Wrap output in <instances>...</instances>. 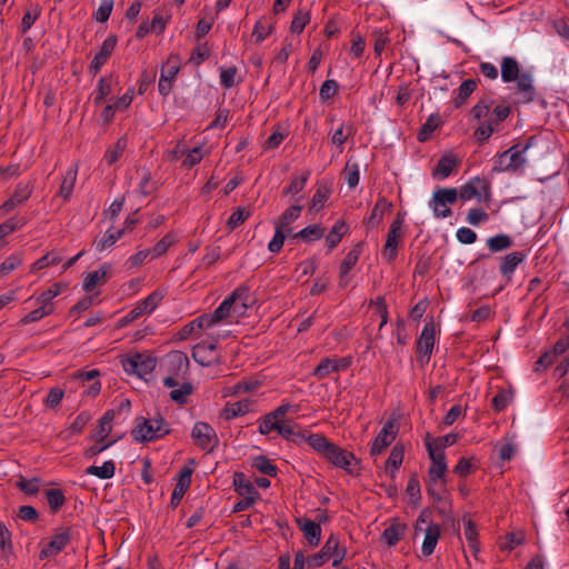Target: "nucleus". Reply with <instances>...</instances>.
<instances>
[{
	"mask_svg": "<svg viewBox=\"0 0 569 569\" xmlns=\"http://www.w3.org/2000/svg\"><path fill=\"white\" fill-rule=\"evenodd\" d=\"M116 465L112 460L104 461L102 466H90L87 468L86 473L96 476L100 479H110L114 476Z\"/></svg>",
	"mask_w": 569,
	"mask_h": 569,
	"instance_id": "obj_33",
	"label": "nucleus"
},
{
	"mask_svg": "<svg viewBox=\"0 0 569 569\" xmlns=\"http://www.w3.org/2000/svg\"><path fill=\"white\" fill-rule=\"evenodd\" d=\"M121 363L126 372L137 375L140 378L151 373L156 368V359L144 353L127 357Z\"/></svg>",
	"mask_w": 569,
	"mask_h": 569,
	"instance_id": "obj_6",
	"label": "nucleus"
},
{
	"mask_svg": "<svg viewBox=\"0 0 569 569\" xmlns=\"http://www.w3.org/2000/svg\"><path fill=\"white\" fill-rule=\"evenodd\" d=\"M309 178V172L306 171L301 177H293L291 179V182L289 186H287L283 190H282V194L283 196H287V194H297L299 193L300 191L303 190L306 183H307V180Z\"/></svg>",
	"mask_w": 569,
	"mask_h": 569,
	"instance_id": "obj_50",
	"label": "nucleus"
},
{
	"mask_svg": "<svg viewBox=\"0 0 569 569\" xmlns=\"http://www.w3.org/2000/svg\"><path fill=\"white\" fill-rule=\"evenodd\" d=\"M325 458L336 467L342 468L347 471H350V466L352 462L357 461L356 457L351 452L336 446L335 443L331 445V448H329Z\"/></svg>",
	"mask_w": 569,
	"mask_h": 569,
	"instance_id": "obj_15",
	"label": "nucleus"
},
{
	"mask_svg": "<svg viewBox=\"0 0 569 569\" xmlns=\"http://www.w3.org/2000/svg\"><path fill=\"white\" fill-rule=\"evenodd\" d=\"M361 253V244L358 243L352 250H350L340 266L339 286L345 288L349 283L348 273L357 263Z\"/></svg>",
	"mask_w": 569,
	"mask_h": 569,
	"instance_id": "obj_20",
	"label": "nucleus"
},
{
	"mask_svg": "<svg viewBox=\"0 0 569 569\" xmlns=\"http://www.w3.org/2000/svg\"><path fill=\"white\" fill-rule=\"evenodd\" d=\"M198 447L211 452L218 445V437L214 429L206 422H197L191 432Z\"/></svg>",
	"mask_w": 569,
	"mask_h": 569,
	"instance_id": "obj_9",
	"label": "nucleus"
},
{
	"mask_svg": "<svg viewBox=\"0 0 569 569\" xmlns=\"http://www.w3.org/2000/svg\"><path fill=\"white\" fill-rule=\"evenodd\" d=\"M458 199V190L455 188H441L433 192L429 202L436 218H448L452 211L449 206L456 203Z\"/></svg>",
	"mask_w": 569,
	"mask_h": 569,
	"instance_id": "obj_4",
	"label": "nucleus"
},
{
	"mask_svg": "<svg viewBox=\"0 0 569 569\" xmlns=\"http://www.w3.org/2000/svg\"><path fill=\"white\" fill-rule=\"evenodd\" d=\"M236 290H242V292L240 297L234 299V303L232 305L234 319L244 316L248 308L253 302L249 295V289L246 286H240Z\"/></svg>",
	"mask_w": 569,
	"mask_h": 569,
	"instance_id": "obj_28",
	"label": "nucleus"
},
{
	"mask_svg": "<svg viewBox=\"0 0 569 569\" xmlns=\"http://www.w3.org/2000/svg\"><path fill=\"white\" fill-rule=\"evenodd\" d=\"M427 450L431 459V467L429 468V482L438 485L439 480H445V473L447 471V463L445 452L441 448L433 447V442L429 439L426 441Z\"/></svg>",
	"mask_w": 569,
	"mask_h": 569,
	"instance_id": "obj_8",
	"label": "nucleus"
},
{
	"mask_svg": "<svg viewBox=\"0 0 569 569\" xmlns=\"http://www.w3.org/2000/svg\"><path fill=\"white\" fill-rule=\"evenodd\" d=\"M488 191L489 182L485 179L476 177L460 188L458 191V197H460L462 200H470L472 198H480L482 192L488 193Z\"/></svg>",
	"mask_w": 569,
	"mask_h": 569,
	"instance_id": "obj_17",
	"label": "nucleus"
},
{
	"mask_svg": "<svg viewBox=\"0 0 569 569\" xmlns=\"http://www.w3.org/2000/svg\"><path fill=\"white\" fill-rule=\"evenodd\" d=\"M457 166V160L451 156H442L437 164L435 170V174L440 176L441 178H447Z\"/></svg>",
	"mask_w": 569,
	"mask_h": 569,
	"instance_id": "obj_45",
	"label": "nucleus"
},
{
	"mask_svg": "<svg viewBox=\"0 0 569 569\" xmlns=\"http://www.w3.org/2000/svg\"><path fill=\"white\" fill-rule=\"evenodd\" d=\"M0 551L2 557H8L12 552L11 532L3 522H0Z\"/></svg>",
	"mask_w": 569,
	"mask_h": 569,
	"instance_id": "obj_51",
	"label": "nucleus"
},
{
	"mask_svg": "<svg viewBox=\"0 0 569 569\" xmlns=\"http://www.w3.org/2000/svg\"><path fill=\"white\" fill-rule=\"evenodd\" d=\"M511 113V108L508 106H497L491 112V116L488 120L489 123H491L495 128L496 126L506 120Z\"/></svg>",
	"mask_w": 569,
	"mask_h": 569,
	"instance_id": "obj_62",
	"label": "nucleus"
},
{
	"mask_svg": "<svg viewBox=\"0 0 569 569\" xmlns=\"http://www.w3.org/2000/svg\"><path fill=\"white\" fill-rule=\"evenodd\" d=\"M291 232H288L282 227H279L278 224H276L274 236L268 244L269 251L272 253L279 252L283 246V241H284L286 237Z\"/></svg>",
	"mask_w": 569,
	"mask_h": 569,
	"instance_id": "obj_53",
	"label": "nucleus"
},
{
	"mask_svg": "<svg viewBox=\"0 0 569 569\" xmlns=\"http://www.w3.org/2000/svg\"><path fill=\"white\" fill-rule=\"evenodd\" d=\"M217 341L200 342L192 349L193 360L202 367H209L219 362V355L216 350Z\"/></svg>",
	"mask_w": 569,
	"mask_h": 569,
	"instance_id": "obj_11",
	"label": "nucleus"
},
{
	"mask_svg": "<svg viewBox=\"0 0 569 569\" xmlns=\"http://www.w3.org/2000/svg\"><path fill=\"white\" fill-rule=\"evenodd\" d=\"M278 433L287 440L299 442L305 439V433L297 431L295 427L280 423Z\"/></svg>",
	"mask_w": 569,
	"mask_h": 569,
	"instance_id": "obj_60",
	"label": "nucleus"
},
{
	"mask_svg": "<svg viewBox=\"0 0 569 569\" xmlns=\"http://www.w3.org/2000/svg\"><path fill=\"white\" fill-rule=\"evenodd\" d=\"M111 78L102 77L98 82V88L93 98L96 106L102 103V101L111 93Z\"/></svg>",
	"mask_w": 569,
	"mask_h": 569,
	"instance_id": "obj_46",
	"label": "nucleus"
},
{
	"mask_svg": "<svg viewBox=\"0 0 569 569\" xmlns=\"http://www.w3.org/2000/svg\"><path fill=\"white\" fill-rule=\"evenodd\" d=\"M332 372H338L335 359L323 358L320 363L315 368L313 376L318 379L327 378Z\"/></svg>",
	"mask_w": 569,
	"mask_h": 569,
	"instance_id": "obj_47",
	"label": "nucleus"
},
{
	"mask_svg": "<svg viewBox=\"0 0 569 569\" xmlns=\"http://www.w3.org/2000/svg\"><path fill=\"white\" fill-rule=\"evenodd\" d=\"M250 406L251 403L249 400H241L233 403H227L224 408V417L227 419H232L238 416H242L250 410Z\"/></svg>",
	"mask_w": 569,
	"mask_h": 569,
	"instance_id": "obj_42",
	"label": "nucleus"
},
{
	"mask_svg": "<svg viewBox=\"0 0 569 569\" xmlns=\"http://www.w3.org/2000/svg\"><path fill=\"white\" fill-rule=\"evenodd\" d=\"M392 207V203L389 202L385 197H380L375 204L371 214L366 220V224L369 229H373L379 226L382 221L385 212L389 211Z\"/></svg>",
	"mask_w": 569,
	"mask_h": 569,
	"instance_id": "obj_24",
	"label": "nucleus"
},
{
	"mask_svg": "<svg viewBox=\"0 0 569 569\" xmlns=\"http://www.w3.org/2000/svg\"><path fill=\"white\" fill-rule=\"evenodd\" d=\"M191 473L192 470L190 468H183L180 471L178 482L173 489V492L171 495V505L178 506L188 490L190 483H191Z\"/></svg>",
	"mask_w": 569,
	"mask_h": 569,
	"instance_id": "obj_23",
	"label": "nucleus"
},
{
	"mask_svg": "<svg viewBox=\"0 0 569 569\" xmlns=\"http://www.w3.org/2000/svg\"><path fill=\"white\" fill-rule=\"evenodd\" d=\"M303 440L323 457L332 445V442H330L325 436L318 433L309 435L308 437L305 436Z\"/></svg>",
	"mask_w": 569,
	"mask_h": 569,
	"instance_id": "obj_35",
	"label": "nucleus"
},
{
	"mask_svg": "<svg viewBox=\"0 0 569 569\" xmlns=\"http://www.w3.org/2000/svg\"><path fill=\"white\" fill-rule=\"evenodd\" d=\"M501 79L503 82L517 83V94L519 98L516 102L529 103L535 100L536 90L533 87L532 76L528 71H520L518 61L512 57H505L501 61Z\"/></svg>",
	"mask_w": 569,
	"mask_h": 569,
	"instance_id": "obj_2",
	"label": "nucleus"
},
{
	"mask_svg": "<svg viewBox=\"0 0 569 569\" xmlns=\"http://www.w3.org/2000/svg\"><path fill=\"white\" fill-rule=\"evenodd\" d=\"M114 412L112 410L107 411L99 420V426L92 433L91 438L94 441L103 442L112 430L111 421L113 420Z\"/></svg>",
	"mask_w": 569,
	"mask_h": 569,
	"instance_id": "obj_26",
	"label": "nucleus"
},
{
	"mask_svg": "<svg viewBox=\"0 0 569 569\" xmlns=\"http://www.w3.org/2000/svg\"><path fill=\"white\" fill-rule=\"evenodd\" d=\"M242 290H234L228 298H226L220 306L213 311L214 318L220 321L224 319H234L232 305L234 303V299L240 297Z\"/></svg>",
	"mask_w": 569,
	"mask_h": 569,
	"instance_id": "obj_29",
	"label": "nucleus"
},
{
	"mask_svg": "<svg viewBox=\"0 0 569 569\" xmlns=\"http://www.w3.org/2000/svg\"><path fill=\"white\" fill-rule=\"evenodd\" d=\"M32 192V188L29 183H19L13 192V194L1 206V210L4 213L10 212L17 206L22 204L27 201Z\"/></svg>",
	"mask_w": 569,
	"mask_h": 569,
	"instance_id": "obj_19",
	"label": "nucleus"
},
{
	"mask_svg": "<svg viewBox=\"0 0 569 569\" xmlns=\"http://www.w3.org/2000/svg\"><path fill=\"white\" fill-rule=\"evenodd\" d=\"M439 537L440 527L438 525H431L427 528L421 548L425 556H430L435 551Z\"/></svg>",
	"mask_w": 569,
	"mask_h": 569,
	"instance_id": "obj_30",
	"label": "nucleus"
},
{
	"mask_svg": "<svg viewBox=\"0 0 569 569\" xmlns=\"http://www.w3.org/2000/svg\"><path fill=\"white\" fill-rule=\"evenodd\" d=\"M302 210V206L300 204H293L291 206L290 208H288L280 217L279 221H278V226L279 227H282L284 230H287L288 232H291L292 229L290 227V224L296 220L298 219V217L300 216V212Z\"/></svg>",
	"mask_w": 569,
	"mask_h": 569,
	"instance_id": "obj_34",
	"label": "nucleus"
},
{
	"mask_svg": "<svg viewBox=\"0 0 569 569\" xmlns=\"http://www.w3.org/2000/svg\"><path fill=\"white\" fill-rule=\"evenodd\" d=\"M46 496L52 511H57L64 503V496L59 489H49Z\"/></svg>",
	"mask_w": 569,
	"mask_h": 569,
	"instance_id": "obj_63",
	"label": "nucleus"
},
{
	"mask_svg": "<svg viewBox=\"0 0 569 569\" xmlns=\"http://www.w3.org/2000/svg\"><path fill=\"white\" fill-rule=\"evenodd\" d=\"M272 23H269L266 18H261L254 24L252 38L256 42H261L272 32Z\"/></svg>",
	"mask_w": 569,
	"mask_h": 569,
	"instance_id": "obj_44",
	"label": "nucleus"
},
{
	"mask_svg": "<svg viewBox=\"0 0 569 569\" xmlns=\"http://www.w3.org/2000/svg\"><path fill=\"white\" fill-rule=\"evenodd\" d=\"M403 460L402 448L395 446L386 461V471L390 473V477H395L396 470L401 466Z\"/></svg>",
	"mask_w": 569,
	"mask_h": 569,
	"instance_id": "obj_38",
	"label": "nucleus"
},
{
	"mask_svg": "<svg viewBox=\"0 0 569 569\" xmlns=\"http://www.w3.org/2000/svg\"><path fill=\"white\" fill-rule=\"evenodd\" d=\"M441 124V119L438 114L429 116L428 120L418 132V140L425 142L429 139L431 133Z\"/></svg>",
	"mask_w": 569,
	"mask_h": 569,
	"instance_id": "obj_40",
	"label": "nucleus"
},
{
	"mask_svg": "<svg viewBox=\"0 0 569 569\" xmlns=\"http://www.w3.org/2000/svg\"><path fill=\"white\" fill-rule=\"evenodd\" d=\"M126 147H127V140L124 138L118 139V141L116 142L113 148L109 149L106 152L104 158H106L107 163L108 164L114 163L120 158V156L124 151Z\"/></svg>",
	"mask_w": 569,
	"mask_h": 569,
	"instance_id": "obj_56",
	"label": "nucleus"
},
{
	"mask_svg": "<svg viewBox=\"0 0 569 569\" xmlns=\"http://www.w3.org/2000/svg\"><path fill=\"white\" fill-rule=\"evenodd\" d=\"M169 375L163 378V386L172 389L170 399L178 405H184L188 397L193 392V386L190 382H179L180 373L186 375L189 367V359L182 351H173L167 357Z\"/></svg>",
	"mask_w": 569,
	"mask_h": 569,
	"instance_id": "obj_1",
	"label": "nucleus"
},
{
	"mask_svg": "<svg viewBox=\"0 0 569 569\" xmlns=\"http://www.w3.org/2000/svg\"><path fill=\"white\" fill-rule=\"evenodd\" d=\"M137 425L132 431L136 440L146 442L160 438L169 432L162 418L143 419L138 418Z\"/></svg>",
	"mask_w": 569,
	"mask_h": 569,
	"instance_id": "obj_3",
	"label": "nucleus"
},
{
	"mask_svg": "<svg viewBox=\"0 0 569 569\" xmlns=\"http://www.w3.org/2000/svg\"><path fill=\"white\" fill-rule=\"evenodd\" d=\"M355 131L351 126H346L345 123H341L340 127L333 132L331 141L333 144L342 147L347 139Z\"/></svg>",
	"mask_w": 569,
	"mask_h": 569,
	"instance_id": "obj_55",
	"label": "nucleus"
},
{
	"mask_svg": "<svg viewBox=\"0 0 569 569\" xmlns=\"http://www.w3.org/2000/svg\"><path fill=\"white\" fill-rule=\"evenodd\" d=\"M402 227L403 217L401 213H398L397 218L390 224L382 250V257L389 262L393 261L398 254L397 248L403 234Z\"/></svg>",
	"mask_w": 569,
	"mask_h": 569,
	"instance_id": "obj_7",
	"label": "nucleus"
},
{
	"mask_svg": "<svg viewBox=\"0 0 569 569\" xmlns=\"http://www.w3.org/2000/svg\"><path fill=\"white\" fill-rule=\"evenodd\" d=\"M163 295L159 291H153L150 293L144 300H142L138 306H136L129 313L124 317L126 322L133 321L141 317L144 313H150L156 309L159 302L162 300Z\"/></svg>",
	"mask_w": 569,
	"mask_h": 569,
	"instance_id": "obj_14",
	"label": "nucleus"
},
{
	"mask_svg": "<svg viewBox=\"0 0 569 569\" xmlns=\"http://www.w3.org/2000/svg\"><path fill=\"white\" fill-rule=\"evenodd\" d=\"M407 530L405 523L395 521L383 530L382 537L389 546H395Z\"/></svg>",
	"mask_w": 569,
	"mask_h": 569,
	"instance_id": "obj_31",
	"label": "nucleus"
},
{
	"mask_svg": "<svg viewBox=\"0 0 569 569\" xmlns=\"http://www.w3.org/2000/svg\"><path fill=\"white\" fill-rule=\"evenodd\" d=\"M496 128L489 123L488 121L486 122H482L473 132V137L475 139L480 142V143H483L486 142L491 136L492 133L495 132Z\"/></svg>",
	"mask_w": 569,
	"mask_h": 569,
	"instance_id": "obj_64",
	"label": "nucleus"
},
{
	"mask_svg": "<svg viewBox=\"0 0 569 569\" xmlns=\"http://www.w3.org/2000/svg\"><path fill=\"white\" fill-rule=\"evenodd\" d=\"M252 466L263 475L276 476L277 467L264 456H258L253 459Z\"/></svg>",
	"mask_w": 569,
	"mask_h": 569,
	"instance_id": "obj_54",
	"label": "nucleus"
},
{
	"mask_svg": "<svg viewBox=\"0 0 569 569\" xmlns=\"http://www.w3.org/2000/svg\"><path fill=\"white\" fill-rule=\"evenodd\" d=\"M52 311H53L52 306L41 305L39 308L32 310L30 313H28L26 317H23L20 320V322L22 325L36 322V321L42 319L43 317L51 315Z\"/></svg>",
	"mask_w": 569,
	"mask_h": 569,
	"instance_id": "obj_49",
	"label": "nucleus"
},
{
	"mask_svg": "<svg viewBox=\"0 0 569 569\" xmlns=\"http://www.w3.org/2000/svg\"><path fill=\"white\" fill-rule=\"evenodd\" d=\"M78 174V167L73 166L66 171L62 182L59 188V193L63 200H68L73 191Z\"/></svg>",
	"mask_w": 569,
	"mask_h": 569,
	"instance_id": "obj_27",
	"label": "nucleus"
},
{
	"mask_svg": "<svg viewBox=\"0 0 569 569\" xmlns=\"http://www.w3.org/2000/svg\"><path fill=\"white\" fill-rule=\"evenodd\" d=\"M512 246V239L508 234H497L487 240V247L491 252H500Z\"/></svg>",
	"mask_w": 569,
	"mask_h": 569,
	"instance_id": "obj_37",
	"label": "nucleus"
},
{
	"mask_svg": "<svg viewBox=\"0 0 569 569\" xmlns=\"http://www.w3.org/2000/svg\"><path fill=\"white\" fill-rule=\"evenodd\" d=\"M476 88H477V81L476 80H473V79L465 80L460 84V87L458 89V96L455 99L456 108L461 107L466 102L468 97L476 90Z\"/></svg>",
	"mask_w": 569,
	"mask_h": 569,
	"instance_id": "obj_41",
	"label": "nucleus"
},
{
	"mask_svg": "<svg viewBox=\"0 0 569 569\" xmlns=\"http://www.w3.org/2000/svg\"><path fill=\"white\" fill-rule=\"evenodd\" d=\"M347 230L348 227L345 223V221L338 220L335 223V226L326 237V243L330 250L338 246L342 237L346 234Z\"/></svg>",
	"mask_w": 569,
	"mask_h": 569,
	"instance_id": "obj_32",
	"label": "nucleus"
},
{
	"mask_svg": "<svg viewBox=\"0 0 569 569\" xmlns=\"http://www.w3.org/2000/svg\"><path fill=\"white\" fill-rule=\"evenodd\" d=\"M492 107V100L489 98H483L477 102L471 109V114L475 120H481L489 116L490 109Z\"/></svg>",
	"mask_w": 569,
	"mask_h": 569,
	"instance_id": "obj_52",
	"label": "nucleus"
},
{
	"mask_svg": "<svg viewBox=\"0 0 569 569\" xmlns=\"http://www.w3.org/2000/svg\"><path fill=\"white\" fill-rule=\"evenodd\" d=\"M328 198L329 189L323 186L318 187L311 199L310 210L318 211L319 209H321L326 201L328 200Z\"/></svg>",
	"mask_w": 569,
	"mask_h": 569,
	"instance_id": "obj_59",
	"label": "nucleus"
},
{
	"mask_svg": "<svg viewBox=\"0 0 569 569\" xmlns=\"http://www.w3.org/2000/svg\"><path fill=\"white\" fill-rule=\"evenodd\" d=\"M296 522L311 546H318L321 538V527L318 522L307 518H297Z\"/></svg>",
	"mask_w": 569,
	"mask_h": 569,
	"instance_id": "obj_21",
	"label": "nucleus"
},
{
	"mask_svg": "<svg viewBox=\"0 0 569 569\" xmlns=\"http://www.w3.org/2000/svg\"><path fill=\"white\" fill-rule=\"evenodd\" d=\"M323 233L325 228H322L320 224H311L295 233L293 238H299L306 242H311L322 238Z\"/></svg>",
	"mask_w": 569,
	"mask_h": 569,
	"instance_id": "obj_36",
	"label": "nucleus"
},
{
	"mask_svg": "<svg viewBox=\"0 0 569 569\" xmlns=\"http://www.w3.org/2000/svg\"><path fill=\"white\" fill-rule=\"evenodd\" d=\"M61 261V258L60 256L54 252V251H51L47 254H44L43 257H41L40 259H38L33 264H32V268L31 270L32 271H36V270H41L48 266H54V264H58L59 262Z\"/></svg>",
	"mask_w": 569,
	"mask_h": 569,
	"instance_id": "obj_57",
	"label": "nucleus"
},
{
	"mask_svg": "<svg viewBox=\"0 0 569 569\" xmlns=\"http://www.w3.org/2000/svg\"><path fill=\"white\" fill-rule=\"evenodd\" d=\"M70 541V530L68 528H60L50 538L49 542L41 549L40 559H46L58 555L62 551Z\"/></svg>",
	"mask_w": 569,
	"mask_h": 569,
	"instance_id": "obj_10",
	"label": "nucleus"
},
{
	"mask_svg": "<svg viewBox=\"0 0 569 569\" xmlns=\"http://www.w3.org/2000/svg\"><path fill=\"white\" fill-rule=\"evenodd\" d=\"M529 143L523 148L519 146H512L508 150L497 156L496 164L493 170L497 171H516L526 163L523 153L528 150Z\"/></svg>",
	"mask_w": 569,
	"mask_h": 569,
	"instance_id": "obj_5",
	"label": "nucleus"
},
{
	"mask_svg": "<svg viewBox=\"0 0 569 569\" xmlns=\"http://www.w3.org/2000/svg\"><path fill=\"white\" fill-rule=\"evenodd\" d=\"M343 176L349 188H355L359 183V176H360V168L358 163H351L350 161L347 162Z\"/></svg>",
	"mask_w": 569,
	"mask_h": 569,
	"instance_id": "obj_48",
	"label": "nucleus"
},
{
	"mask_svg": "<svg viewBox=\"0 0 569 569\" xmlns=\"http://www.w3.org/2000/svg\"><path fill=\"white\" fill-rule=\"evenodd\" d=\"M310 16L306 10H298L291 22V31L293 33H301L306 24L309 22Z\"/></svg>",
	"mask_w": 569,
	"mask_h": 569,
	"instance_id": "obj_58",
	"label": "nucleus"
},
{
	"mask_svg": "<svg viewBox=\"0 0 569 569\" xmlns=\"http://www.w3.org/2000/svg\"><path fill=\"white\" fill-rule=\"evenodd\" d=\"M463 522L466 525L463 530V536L468 542L469 548L473 553L478 552V533L475 527V523L471 519L463 518Z\"/></svg>",
	"mask_w": 569,
	"mask_h": 569,
	"instance_id": "obj_43",
	"label": "nucleus"
},
{
	"mask_svg": "<svg viewBox=\"0 0 569 569\" xmlns=\"http://www.w3.org/2000/svg\"><path fill=\"white\" fill-rule=\"evenodd\" d=\"M435 346V323L429 321L425 325L417 341V352L421 361L428 362Z\"/></svg>",
	"mask_w": 569,
	"mask_h": 569,
	"instance_id": "obj_12",
	"label": "nucleus"
},
{
	"mask_svg": "<svg viewBox=\"0 0 569 569\" xmlns=\"http://www.w3.org/2000/svg\"><path fill=\"white\" fill-rule=\"evenodd\" d=\"M337 550H339V540L331 536L319 552L307 559L308 567L317 568L322 566Z\"/></svg>",
	"mask_w": 569,
	"mask_h": 569,
	"instance_id": "obj_16",
	"label": "nucleus"
},
{
	"mask_svg": "<svg viewBox=\"0 0 569 569\" xmlns=\"http://www.w3.org/2000/svg\"><path fill=\"white\" fill-rule=\"evenodd\" d=\"M397 435V427L393 421H388L382 429L379 431L377 437L375 438L371 448L370 455L378 456L380 455L391 442L395 440Z\"/></svg>",
	"mask_w": 569,
	"mask_h": 569,
	"instance_id": "obj_13",
	"label": "nucleus"
},
{
	"mask_svg": "<svg viewBox=\"0 0 569 569\" xmlns=\"http://www.w3.org/2000/svg\"><path fill=\"white\" fill-rule=\"evenodd\" d=\"M123 233L124 229H119L117 231L108 230L100 240L96 241V249L98 251H103L112 247L123 236Z\"/></svg>",
	"mask_w": 569,
	"mask_h": 569,
	"instance_id": "obj_39",
	"label": "nucleus"
},
{
	"mask_svg": "<svg viewBox=\"0 0 569 569\" xmlns=\"http://www.w3.org/2000/svg\"><path fill=\"white\" fill-rule=\"evenodd\" d=\"M116 38L109 37L107 38L100 47V50L97 52L94 58L92 59L89 69L93 74H97L101 67L106 63L108 58L111 56L114 47H116Z\"/></svg>",
	"mask_w": 569,
	"mask_h": 569,
	"instance_id": "obj_18",
	"label": "nucleus"
},
{
	"mask_svg": "<svg viewBox=\"0 0 569 569\" xmlns=\"http://www.w3.org/2000/svg\"><path fill=\"white\" fill-rule=\"evenodd\" d=\"M66 286L62 284V283H54L53 286H51L49 289H47L46 291H43L38 298H37V301L40 303V305H48V306H51V300L53 298H56L60 292L61 290L64 288Z\"/></svg>",
	"mask_w": 569,
	"mask_h": 569,
	"instance_id": "obj_61",
	"label": "nucleus"
},
{
	"mask_svg": "<svg viewBox=\"0 0 569 569\" xmlns=\"http://www.w3.org/2000/svg\"><path fill=\"white\" fill-rule=\"evenodd\" d=\"M110 266L103 264L98 270L88 273L83 280V290L87 292L92 291L97 286L104 283L109 273Z\"/></svg>",
	"mask_w": 569,
	"mask_h": 569,
	"instance_id": "obj_25",
	"label": "nucleus"
},
{
	"mask_svg": "<svg viewBox=\"0 0 569 569\" xmlns=\"http://www.w3.org/2000/svg\"><path fill=\"white\" fill-rule=\"evenodd\" d=\"M526 254L521 251H515L506 254L501 258L500 262V273L507 279V281L511 280V277L516 270V268L523 262Z\"/></svg>",
	"mask_w": 569,
	"mask_h": 569,
	"instance_id": "obj_22",
	"label": "nucleus"
}]
</instances>
